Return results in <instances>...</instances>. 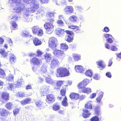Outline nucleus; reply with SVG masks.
<instances>
[{
  "mask_svg": "<svg viewBox=\"0 0 121 121\" xmlns=\"http://www.w3.org/2000/svg\"><path fill=\"white\" fill-rule=\"evenodd\" d=\"M33 42L34 45L35 46L40 45L42 44L41 41L36 37H35L33 39Z\"/></svg>",
  "mask_w": 121,
  "mask_h": 121,
  "instance_id": "nucleus-17",
  "label": "nucleus"
},
{
  "mask_svg": "<svg viewBox=\"0 0 121 121\" xmlns=\"http://www.w3.org/2000/svg\"><path fill=\"white\" fill-rule=\"evenodd\" d=\"M90 82L89 80L85 79L79 83L78 85V88L81 90H82Z\"/></svg>",
  "mask_w": 121,
  "mask_h": 121,
  "instance_id": "nucleus-6",
  "label": "nucleus"
},
{
  "mask_svg": "<svg viewBox=\"0 0 121 121\" xmlns=\"http://www.w3.org/2000/svg\"><path fill=\"white\" fill-rule=\"evenodd\" d=\"M56 23L59 26H63L64 25V22L60 20H58L57 22Z\"/></svg>",
  "mask_w": 121,
  "mask_h": 121,
  "instance_id": "nucleus-45",
  "label": "nucleus"
},
{
  "mask_svg": "<svg viewBox=\"0 0 121 121\" xmlns=\"http://www.w3.org/2000/svg\"><path fill=\"white\" fill-rule=\"evenodd\" d=\"M74 9L71 6H66L64 9V11L67 14H71L74 12Z\"/></svg>",
  "mask_w": 121,
  "mask_h": 121,
  "instance_id": "nucleus-10",
  "label": "nucleus"
},
{
  "mask_svg": "<svg viewBox=\"0 0 121 121\" xmlns=\"http://www.w3.org/2000/svg\"><path fill=\"white\" fill-rule=\"evenodd\" d=\"M61 48L63 50H66L68 49V46L65 43H63L60 44Z\"/></svg>",
  "mask_w": 121,
  "mask_h": 121,
  "instance_id": "nucleus-33",
  "label": "nucleus"
},
{
  "mask_svg": "<svg viewBox=\"0 0 121 121\" xmlns=\"http://www.w3.org/2000/svg\"><path fill=\"white\" fill-rule=\"evenodd\" d=\"M97 65L99 66V67L102 70L104 68L105 66V65L103 64V61L101 60L99 61L96 62Z\"/></svg>",
  "mask_w": 121,
  "mask_h": 121,
  "instance_id": "nucleus-27",
  "label": "nucleus"
},
{
  "mask_svg": "<svg viewBox=\"0 0 121 121\" xmlns=\"http://www.w3.org/2000/svg\"><path fill=\"white\" fill-rule=\"evenodd\" d=\"M22 35L23 37H27L29 36H31V35H30L29 33L26 31H23L22 34Z\"/></svg>",
  "mask_w": 121,
  "mask_h": 121,
  "instance_id": "nucleus-39",
  "label": "nucleus"
},
{
  "mask_svg": "<svg viewBox=\"0 0 121 121\" xmlns=\"http://www.w3.org/2000/svg\"><path fill=\"white\" fill-rule=\"evenodd\" d=\"M58 113L60 114H63L64 113V111L62 110H59V111H58Z\"/></svg>",
  "mask_w": 121,
  "mask_h": 121,
  "instance_id": "nucleus-64",
  "label": "nucleus"
},
{
  "mask_svg": "<svg viewBox=\"0 0 121 121\" xmlns=\"http://www.w3.org/2000/svg\"><path fill=\"white\" fill-rule=\"evenodd\" d=\"M37 56L38 57H40L43 54V53L40 51L38 50L37 51Z\"/></svg>",
  "mask_w": 121,
  "mask_h": 121,
  "instance_id": "nucleus-51",
  "label": "nucleus"
},
{
  "mask_svg": "<svg viewBox=\"0 0 121 121\" xmlns=\"http://www.w3.org/2000/svg\"><path fill=\"white\" fill-rule=\"evenodd\" d=\"M23 9V7L22 6L16 7L13 9L16 13H21Z\"/></svg>",
  "mask_w": 121,
  "mask_h": 121,
  "instance_id": "nucleus-25",
  "label": "nucleus"
},
{
  "mask_svg": "<svg viewBox=\"0 0 121 121\" xmlns=\"http://www.w3.org/2000/svg\"><path fill=\"white\" fill-rule=\"evenodd\" d=\"M49 0H39L40 3L42 4L48 3Z\"/></svg>",
  "mask_w": 121,
  "mask_h": 121,
  "instance_id": "nucleus-53",
  "label": "nucleus"
},
{
  "mask_svg": "<svg viewBox=\"0 0 121 121\" xmlns=\"http://www.w3.org/2000/svg\"><path fill=\"white\" fill-rule=\"evenodd\" d=\"M60 105L57 104L55 103L52 105V108L54 111H57L60 110Z\"/></svg>",
  "mask_w": 121,
  "mask_h": 121,
  "instance_id": "nucleus-26",
  "label": "nucleus"
},
{
  "mask_svg": "<svg viewBox=\"0 0 121 121\" xmlns=\"http://www.w3.org/2000/svg\"><path fill=\"white\" fill-rule=\"evenodd\" d=\"M112 59H110L109 60L108 62V66H111V65H112Z\"/></svg>",
  "mask_w": 121,
  "mask_h": 121,
  "instance_id": "nucleus-61",
  "label": "nucleus"
},
{
  "mask_svg": "<svg viewBox=\"0 0 121 121\" xmlns=\"http://www.w3.org/2000/svg\"><path fill=\"white\" fill-rule=\"evenodd\" d=\"M85 108L88 109H91L92 108V104L91 101L88 102L84 106Z\"/></svg>",
  "mask_w": 121,
  "mask_h": 121,
  "instance_id": "nucleus-23",
  "label": "nucleus"
},
{
  "mask_svg": "<svg viewBox=\"0 0 121 121\" xmlns=\"http://www.w3.org/2000/svg\"><path fill=\"white\" fill-rule=\"evenodd\" d=\"M13 105L12 103L8 102L6 103L5 106L7 109L10 110L12 108Z\"/></svg>",
  "mask_w": 121,
  "mask_h": 121,
  "instance_id": "nucleus-35",
  "label": "nucleus"
},
{
  "mask_svg": "<svg viewBox=\"0 0 121 121\" xmlns=\"http://www.w3.org/2000/svg\"><path fill=\"white\" fill-rule=\"evenodd\" d=\"M35 104L37 107H41L42 106L43 102L40 100H38L35 102Z\"/></svg>",
  "mask_w": 121,
  "mask_h": 121,
  "instance_id": "nucleus-42",
  "label": "nucleus"
},
{
  "mask_svg": "<svg viewBox=\"0 0 121 121\" xmlns=\"http://www.w3.org/2000/svg\"><path fill=\"white\" fill-rule=\"evenodd\" d=\"M46 102L48 104L54 102L55 101V97L52 94H50L46 95Z\"/></svg>",
  "mask_w": 121,
  "mask_h": 121,
  "instance_id": "nucleus-7",
  "label": "nucleus"
},
{
  "mask_svg": "<svg viewBox=\"0 0 121 121\" xmlns=\"http://www.w3.org/2000/svg\"><path fill=\"white\" fill-rule=\"evenodd\" d=\"M57 41L56 38L54 37L50 38L48 42L49 47L52 49L55 48L57 46Z\"/></svg>",
  "mask_w": 121,
  "mask_h": 121,
  "instance_id": "nucleus-4",
  "label": "nucleus"
},
{
  "mask_svg": "<svg viewBox=\"0 0 121 121\" xmlns=\"http://www.w3.org/2000/svg\"><path fill=\"white\" fill-rule=\"evenodd\" d=\"M68 85H65L62 87L60 91V94L61 96H58L57 99L60 100H61L63 96H64V98L61 102V104L63 106L66 107L68 105V99L66 96H65L66 91V89H67Z\"/></svg>",
  "mask_w": 121,
  "mask_h": 121,
  "instance_id": "nucleus-1",
  "label": "nucleus"
},
{
  "mask_svg": "<svg viewBox=\"0 0 121 121\" xmlns=\"http://www.w3.org/2000/svg\"><path fill=\"white\" fill-rule=\"evenodd\" d=\"M11 24L12 28L13 30H16L17 29L18 25L15 22L12 21Z\"/></svg>",
  "mask_w": 121,
  "mask_h": 121,
  "instance_id": "nucleus-29",
  "label": "nucleus"
},
{
  "mask_svg": "<svg viewBox=\"0 0 121 121\" xmlns=\"http://www.w3.org/2000/svg\"><path fill=\"white\" fill-rule=\"evenodd\" d=\"M65 32L67 35H69L67 36V38L66 40L68 42H71L73 39L74 34L73 32L69 30H66Z\"/></svg>",
  "mask_w": 121,
  "mask_h": 121,
  "instance_id": "nucleus-8",
  "label": "nucleus"
},
{
  "mask_svg": "<svg viewBox=\"0 0 121 121\" xmlns=\"http://www.w3.org/2000/svg\"><path fill=\"white\" fill-rule=\"evenodd\" d=\"M43 34V30L41 29H39L38 32H37V35L38 36H42Z\"/></svg>",
  "mask_w": 121,
  "mask_h": 121,
  "instance_id": "nucleus-44",
  "label": "nucleus"
},
{
  "mask_svg": "<svg viewBox=\"0 0 121 121\" xmlns=\"http://www.w3.org/2000/svg\"><path fill=\"white\" fill-rule=\"evenodd\" d=\"M13 112L14 115L18 114L19 112V109L18 108H15L13 110Z\"/></svg>",
  "mask_w": 121,
  "mask_h": 121,
  "instance_id": "nucleus-49",
  "label": "nucleus"
},
{
  "mask_svg": "<svg viewBox=\"0 0 121 121\" xmlns=\"http://www.w3.org/2000/svg\"><path fill=\"white\" fill-rule=\"evenodd\" d=\"M104 31L106 32H108L109 31V28L107 27H105L104 28Z\"/></svg>",
  "mask_w": 121,
  "mask_h": 121,
  "instance_id": "nucleus-58",
  "label": "nucleus"
},
{
  "mask_svg": "<svg viewBox=\"0 0 121 121\" xmlns=\"http://www.w3.org/2000/svg\"><path fill=\"white\" fill-rule=\"evenodd\" d=\"M69 97L71 99L77 100L79 99V95L78 93L72 92L70 94Z\"/></svg>",
  "mask_w": 121,
  "mask_h": 121,
  "instance_id": "nucleus-13",
  "label": "nucleus"
},
{
  "mask_svg": "<svg viewBox=\"0 0 121 121\" xmlns=\"http://www.w3.org/2000/svg\"><path fill=\"white\" fill-rule=\"evenodd\" d=\"M8 114V112L5 109H3L1 112L0 113L1 115L4 117L7 116Z\"/></svg>",
  "mask_w": 121,
  "mask_h": 121,
  "instance_id": "nucleus-31",
  "label": "nucleus"
},
{
  "mask_svg": "<svg viewBox=\"0 0 121 121\" xmlns=\"http://www.w3.org/2000/svg\"><path fill=\"white\" fill-rule=\"evenodd\" d=\"M13 76L12 74H9L8 76V80L9 81H11L13 80Z\"/></svg>",
  "mask_w": 121,
  "mask_h": 121,
  "instance_id": "nucleus-54",
  "label": "nucleus"
},
{
  "mask_svg": "<svg viewBox=\"0 0 121 121\" xmlns=\"http://www.w3.org/2000/svg\"><path fill=\"white\" fill-rule=\"evenodd\" d=\"M9 86L8 88L10 90H12L13 89H14V85L12 83H9L8 84Z\"/></svg>",
  "mask_w": 121,
  "mask_h": 121,
  "instance_id": "nucleus-52",
  "label": "nucleus"
},
{
  "mask_svg": "<svg viewBox=\"0 0 121 121\" xmlns=\"http://www.w3.org/2000/svg\"><path fill=\"white\" fill-rule=\"evenodd\" d=\"M107 41L109 43H111L113 42L112 39L111 38H108L107 39Z\"/></svg>",
  "mask_w": 121,
  "mask_h": 121,
  "instance_id": "nucleus-56",
  "label": "nucleus"
},
{
  "mask_svg": "<svg viewBox=\"0 0 121 121\" xmlns=\"http://www.w3.org/2000/svg\"><path fill=\"white\" fill-rule=\"evenodd\" d=\"M82 116L84 118H87L89 117L91 115V113L87 109H84L82 110Z\"/></svg>",
  "mask_w": 121,
  "mask_h": 121,
  "instance_id": "nucleus-12",
  "label": "nucleus"
},
{
  "mask_svg": "<svg viewBox=\"0 0 121 121\" xmlns=\"http://www.w3.org/2000/svg\"><path fill=\"white\" fill-rule=\"evenodd\" d=\"M64 82V81L62 80H59L57 81L54 88V89L57 90L59 89L60 87L63 84Z\"/></svg>",
  "mask_w": 121,
  "mask_h": 121,
  "instance_id": "nucleus-15",
  "label": "nucleus"
},
{
  "mask_svg": "<svg viewBox=\"0 0 121 121\" xmlns=\"http://www.w3.org/2000/svg\"><path fill=\"white\" fill-rule=\"evenodd\" d=\"M90 121H99V119L96 116H94L90 119Z\"/></svg>",
  "mask_w": 121,
  "mask_h": 121,
  "instance_id": "nucleus-46",
  "label": "nucleus"
},
{
  "mask_svg": "<svg viewBox=\"0 0 121 121\" xmlns=\"http://www.w3.org/2000/svg\"><path fill=\"white\" fill-rule=\"evenodd\" d=\"M73 57L75 61H78L80 60V56L79 55L74 54L73 56Z\"/></svg>",
  "mask_w": 121,
  "mask_h": 121,
  "instance_id": "nucleus-41",
  "label": "nucleus"
},
{
  "mask_svg": "<svg viewBox=\"0 0 121 121\" xmlns=\"http://www.w3.org/2000/svg\"><path fill=\"white\" fill-rule=\"evenodd\" d=\"M85 97V95H81L80 96H79V99H80V100H82L84 99Z\"/></svg>",
  "mask_w": 121,
  "mask_h": 121,
  "instance_id": "nucleus-62",
  "label": "nucleus"
},
{
  "mask_svg": "<svg viewBox=\"0 0 121 121\" xmlns=\"http://www.w3.org/2000/svg\"><path fill=\"white\" fill-rule=\"evenodd\" d=\"M68 28L72 29H76L75 31L76 33L79 32L80 31V28L78 26L74 25L68 26Z\"/></svg>",
  "mask_w": 121,
  "mask_h": 121,
  "instance_id": "nucleus-18",
  "label": "nucleus"
},
{
  "mask_svg": "<svg viewBox=\"0 0 121 121\" xmlns=\"http://www.w3.org/2000/svg\"><path fill=\"white\" fill-rule=\"evenodd\" d=\"M31 64H32L34 65L39 66L42 63V61L40 60L36 57L32 58L30 60Z\"/></svg>",
  "mask_w": 121,
  "mask_h": 121,
  "instance_id": "nucleus-9",
  "label": "nucleus"
},
{
  "mask_svg": "<svg viewBox=\"0 0 121 121\" xmlns=\"http://www.w3.org/2000/svg\"><path fill=\"white\" fill-rule=\"evenodd\" d=\"M22 81L21 79L18 80L17 81L16 84H15V87L19 88L21 86V85L22 84Z\"/></svg>",
  "mask_w": 121,
  "mask_h": 121,
  "instance_id": "nucleus-34",
  "label": "nucleus"
},
{
  "mask_svg": "<svg viewBox=\"0 0 121 121\" xmlns=\"http://www.w3.org/2000/svg\"><path fill=\"white\" fill-rule=\"evenodd\" d=\"M39 8V5L38 4L35 3H34L32 7L33 9H37Z\"/></svg>",
  "mask_w": 121,
  "mask_h": 121,
  "instance_id": "nucleus-47",
  "label": "nucleus"
},
{
  "mask_svg": "<svg viewBox=\"0 0 121 121\" xmlns=\"http://www.w3.org/2000/svg\"><path fill=\"white\" fill-rule=\"evenodd\" d=\"M45 81L47 83L49 84H51L53 83V81L51 78L46 77L45 79Z\"/></svg>",
  "mask_w": 121,
  "mask_h": 121,
  "instance_id": "nucleus-43",
  "label": "nucleus"
},
{
  "mask_svg": "<svg viewBox=\"0 0 121 121\" xmlns=\"http://www.w3.org/2000/svg\"><path fill=\"white\" fill-rule=\"evenodd\" d=\"M47 21L48 22H46L44 24V26L46 30V33L48 34H51L54 30V28L53 22L54 20L53 18L48 19Z\"/></svg>",
  "mask_w": 121,
  "mask_h": 121,
  "instance_id": "nucleus-2",
  "label": "nucleus"
},
{
  "mask_svg": "<svg viewBox=\"0 0 121 121\" xmlns=\"http://www.w3.org/2000/svg\"><path fill=\"white\" fill-rule=\"evenodd\" d=\"M110 49L112 51H117L118 49L116 46L113 45H111Z\"/></svg>",
  "mask_w": 121,
  "mask_h": 121,
  "instance_id": "nucleus-50",
  "label": "nucleus"
},
{
  "mask_svg": "<svg viewBox=\"0 0 121 121\" xmlns=\"http://www.w3.org/2000/svg\"><path fill=\"white\" fill-rule=\"evenodd\" d=\"M46 17L48 19L53 18L52 17H54V13L53 12L48 11L47 12L46 15Z\"/></svg>",
  "mask_w": 121,
  "mask_h": 121,
  "instance_id": "nucleus-24",
  "label": "nucleus"
},
{
  "mask_svg": "<svg viewBox=\"0 0 121 121\" xmlns=\"http://www.w3.org/2000/svg\"><path fill=\"white\" fill-rule=\"evenodd\" d=\"M16 96L19 97L23 98L25 96V94L24 92L22 91H19L16 94Z\"/></svg>",
  "mask_w": 121,
  "mask_h": 121,
  "instance_id": "nucleus-36",
  "label": "nucleus"
},
{
  "mask_svg": "<svg viewBox=\"0 0 121 121\" xmlns=\"http://www.w3.org/2000/svg\"><path fill=\"white\" fill-rule=\"evenodd\" d=\"M69 74L68 69L66 68L60 67L57 69L56 75L57 77H64L68 76Z\"/></svg>",
  "mask_w": 121,
  "mask_h": 121,
  "instance_id": "nucleus-3",
  "label": "nucleus"
},
{
  "mask_svg": "<svg viewBox=\"0 0 121 121\" xmlns=\"http://www.w3.org/2000/svg\"><path fill=\"white\" fill-rule=\"evenodd\" d=\"M31 99L30 98H28L22 100L20 101L21 104L24 105L30 103Z\"/></svg>",
  "mask_w": 121,
  "mask_h": 121,
  "instance_id": "nucleus-16",
  "label": "nucleus"
},
{
  "mask_svg": "<svg viewBox=\"0 0 121 121\" xmlns=\"http://www.w3.org/2000/svg\"><path fill=\"white\" fill-rule=\"evenodd\" d=\"M75 69L78 72L81 73L84 70L83 67L81 65H76L75 66Z\"/></svg>",
  "mask_w": 121,
  "mask_h": 121,
  "instance_id": "nucleus-22",
  "label": "nucleus"
},
{
  "mask_svg": "<svg viewBox=\"0 0 121 121\" xmlns=\"http://www.w3.org/2000/svg\"><path fill=\"white\" fill-rule=\"evenodd\" d=\"M52 55L50 53H46L44 55V57L45 59L47 62L48 59H51V58Z\"/></svg>",
  "mask_w": 121,
  "mask_h": 121,
  "instance_id": "nucleus-32",
  "label": "nucleus"
},
{
  "mask_svg": "<svg viewBox=\"0 0 121 121\" xmlns=\"http://www.w3.org/2000/svg\"><path fill=\"white\" fill-rule=\"evenodd\" d=\"M96 93H93L90 96V98L91 99H93L96 97Z\"/></svg>",
  "mask_w": 121,
  "mask_h": 121,
  "instance_id": "nucleus-59",
  "label": "nucleus"
},
{
  "mask_svg": "<svg viewBox=\"0 0 121 121\" xmlns=\"http://www.w3.org/2000/svg\"><path fill=\"white\" fill-rule=\"evenodd\" d=\"M65 31L64 29L58 28L55 30V32L58 35H61L64 34Z\"/></svg>",
  "mask_w": 121,
  "mask_h": 121,
  "instance_id": "nucleus-20",
  "label": "nucleus"
},
{
  "mask_svg": "<svg viewBox=\"0 0 121 121\" xmlns=\"http://www.w3.org/2000/svg\"><path fill=\"white\" fill-rule=\"evenodd\" d=\"M39 29V28L35 26L33 27L32 28V30L33 34L34 35L37 34Z\"/></svg>",
  "mask_w": 121,
  "mask_h": 121,
  "instance_id": "nucleus-38",
  "label": "nucleus"
},
{
  "mask_svg": "<svg viewBox=\"0 0 121 121\" xmlns=\"http://www.w3.org/2000/svg\"><path fill=\"white\" fill-rule=\"evenodd\" d=\"M104 37L106 38H108L109 37H113L112 35L109 34H106L104 35Z\"/></svg>",
  "mask_w": 121,
  "mask_h": 121,
  "instance_id": "nucleus-57",
  "label": "nucleus"
},
{
  "mask_svg": "<svg viewBox=\"0 0 121 121\" xmlns=\"http://www.w3.org/2000/svg\"><path fill=\"white\" fill-rule=\"evenodd\" d=\"M105 46L106 48L108 49H110L111 48V47H110V45L108 44H106L105 45Z\"/></svg>",
  "mask_w": 121,
  "mask_h": 121,
  "instance_id": "nucleus-63",
  "label": "nucleus"
},
{
  "mask_svg": "<svg viewBox=\"0 0 121 121\" xmlns=\"http://www.w3.org/2000/svg\"><path fill=\"white\" fill-rule=\"evenodd\" d=\"M106 75L108 78H111V75L110 72H108L106 73Z\"/></svg>",
  "mask_w": 121,
  "mask_h": 121,
  "instance_id": "nucleus-60",
  "label": "nucleus"
},
{
  "mask_svg": "<svg viewBox=\"0 0 121 121\" xmlns=\"http://www.w3.org/2000/svg\"><path fill=\"white\" fill-rule=\"evenodd\" d=\"M53 53L55 56L59 57L62 56L64 54V52L63 51L60 50L56 49L53 51Z\"/></svg>",
  "mask_w": 121,
  "mask_h": 121,
  "instance_id": "nucleus-14",
  "label": "nucleus"
},
{
  "mask_svg": "<svg viewBox=\"0 0 121 121\" xmlns=\"http://www.w3.org/2000/svg\"><path fill=\"white\" fill-rule=\"evenodd\" d=\"M82 92L83 93L88 94L91 92V89L89 88L85 87L81 90Z\"/></svg>",
  "mask_w": 121,
  "mask_h": 121,
  "instance_id": "nucleus-30",
  "label": "nucleus"
},
{
  "mask_svg": "<svg viewBox=\"0 0 121 121\" xmlns=\"http://www.w3.org/2000/svg\"><path fill=\"white\" fill-rule=\"evenodd\" d=\"M19 17H18L16 15H15L12 17L11 19H12V21L15 22L18 20V18Z\"/></svg>",
  "mask_w": 121,
  "mask_h": 121,
  "instance_id": "nucleus-48",
  "label": "nucleus"
},
{
  "mask_svg": "<svg viewBox=\"0 0 121 121\" xmlns=\"http://www.w3.org/2000/svg\"><path fill=\"white\" fill-rule=\"evenodd\" d=\"M9 61L11 63L13 64L16 61V58L13 55L11 54L9 58Z\"/></svg>",
  "mask_w": 121,
  "mask_h": 121,
  "instance_id": "nucleus-19",
  "label": "nucleus"
},
{
  "mask_svg": "<svg viewBox=\"0 0 121 121\" xmlns=\"http://www.w3.org/2000/svg\"><path fill=\"white\" fill-rule=\"evenodd\" d=\"M78 19V17L77 16L74 15L71 16L69 18V20L73 22H77Z\"/></svg>",
  "mask_w": 121,
  "mask_h": 121,
  "instance_id": "nucleus-21",
  "label": "nucleus"
},
{
  "mask_svg": "<svg viewBox=\"0 0 121 121\" xmlns=\"http://www.w3.org/2000/svg\"><path fill=\"white\" fill-rule=\"evenodd\" d=\"M103 92L101 91L99 93L98 96L96 99L97 102L99 103L100 102L103 97Z\"/></svg>",
  "mask_w": 121,
  "mask_h": 121,
  "instance_id": "nucleus-28",
  "label": "nucleus"
},
{
  "mask_svg": "<svg viewBox=\"0 0 121 121\" xmlns=\"http://www.w3.org/2000/svg\"><path fill=\"white\" fill-rule=\"evenodd\" d=\"M25 88L26 90L31 89L32 87L31 85H28L26 86Z\"/></svg>",
  "mask_w": 121,
  "mask_h": 121,
  "instance_id": "nucleus-55",
  "label": "nucleus"
},
{
  "mask_svg": "<svg viewBox=\"0 0 121 121\" xmlns=\"http://www.w3.org/2000/svg\"><path fill=\"white\" fill-rule=\"evenodd\" d=\"M59 64V62L57 59L54 58L51 61L50 65L51 68H53L58 66Z\"/></svg>",
  "mask_w": 121,
  "mask_h": 121,
  "instance_id": "nucleus-11",
  "label": "nucleus"
},
{
  "mask_svg": "<svg viewBox=\"0 0 121 121\" xmlns=\"http://www.w3.org/2000/svg\"><path fill=\"white\" fill-rule=\"evenodd\" d=\"M6 74L4 70L0 68V77L4 78L6 77Z\"/></svg>",
  "mask_w": 121,
  "mask_h": 121,
  "instance_id": "nucleus-37",
  "label": "nucleus"
},
{
  "mask_svg": "<svg viewBox=\"0 0 121 121\" xmlns=\"http://www.w3.org/2000/svg\"><path fill=\"white\" fill-rule=\"evenodd\" d=\"M9 94L7 92H4L1 94L0 101L3 103L8 101L9 99Z\"/></svg>",
  "mask_w": 121,
  "mask_h": 121,
  "instance_id": "nucleus-5",
  "label": "nucleus"
},
{
  "mask_svg": "<svg viewBox=\"0 0 121 121\" xmlns=\"http://www.w3.org/2000/svg\"><path fill=\"white\" fill-rule=\"evenodd\" d=\"M85 74L87 76L91 77L92 75V71L90 70H87L85 73Z\"/></svg>",
  "mask_w": 121,
  "mask_h": 121,
  "instance_id": "nucleus-40",
  "label": "nucleus"
}]
</instances>
